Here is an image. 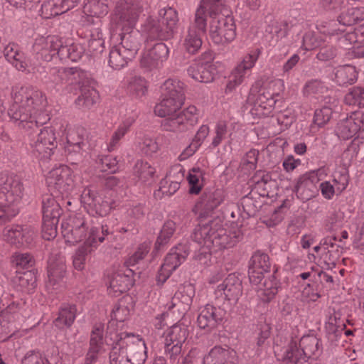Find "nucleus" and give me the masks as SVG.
<instances>
[{
	"label": "nucleus",
	"instance_id": "4be33fe9",
	"mask_svg": "<svg viewBox=\"0 0 364 364\" xmlns=\"http://www.w3.org/2000/svg\"><path fill=\"white\" fill-rule=\"evenodd\" d=\"M34 236V230L27 225H9L3 231L4 240L17 247L28 246L32 243Z\"/></svg>",
	"mask_w": 364,
	"mask_h": 364
},
{
	"label": "nucleus",
	"instance_id": "e433bc0d",
	"mask_svg": "<svg viewBox=\"0 0 364 364\" xmlns=\"http://www.w3.org/2000/svg\"><path fill=\"white\" fill-rule=\"evenodd\" d=\"M161 97V102L155 105L154 109L155 114L160 117L176 114L183 104V102L178 100Z\"/></svg>",
	"mask_w": 364,
	"mask_h": 364
},
{
	"label": "nucleus",
	"instance_id": "2f4dec72",
	"mask_svg": "<svg viewBox=\"0 0 364 364\" xmlns=\"http://www.w3.org/2000/svg\"><path fill=\"white\" fill-rule=\"evenodd\" d=\"M143 41L141 33L137 30L123 33L121 36V43L119 45L122 51L126 53L127 58H134Z\"/></svg>",
	"mask_w": 364,
	"mask_h": 364
},
{
	"label": "nucleus",
	"instance_id": "8fccbe9b",
	"mask_svg": "<svg viewBox=\"0 0 364 364\" xmlns=\"http://www.w3.org/2000/svg\"><path fill=\"white\" fill-rule=\"evenodd\" d=\"M127 54L122 51V48L118 45L113 47L109 55V65L114 70H120L127 65L133 58H127Z\"/></svg>",
	"mask_w": 364,
	"mask_h": 364
},
{
	"label": "nucleus",
	"instance_id": "393cba45",
	"mask_svg": "<svg viewBox=\"0 0 364 364\" xmlns=\"http://www.w3.org/2000/svg\"><path fill=\"white\" fill-rule=\"evenodd\" d=\"M169 55V48L164 43H156L145 50L141 58V65L148 69L157 68L163 65Z\"/></svg>",
	"mask_w": 364,
	"mask_h": 364
},
{
	"label": "nucleus",
	"instance_id": "69168bd1",
	"mask_svg": "<svg viewBox=\"0 0 364 364\" xmlns=\"http://www.w3.org/2000/svg\"><path fill=\"white\" fill-rule=\"evenodd\" d=\"M332 109L329 107L324 106L321 109H316L314 116V123L321 127L326 124L332 117Z\"/></svg>",
	"mask_w": 364,
	"mask_h": 364
},
{
	"label": "nucleus",
	"instance_id": "774afa93",
	"mask_svg": "<svg viewBox=\"0 0 364 364\" xmlns=\"http://www.w3.org/2000/svg\"><path fill=\"white\" fill-rule=\"evenodd\" d=\"M13 263L17 267H20L23 269H27L33 267L35 263V260L33 256L29 253H16L13 256Z\"/></svg>",
	"mask_w": 364,
	"mask_h": 364
},
{
	"label": "nucleus",
	"instance_id": "1a4fd4ad",
	"mask_svg": "<svg viewBox=\"0 0 364 364\" xmlns=\"http://www.w3.org/2000/svg\"><path fill=\"white\" fill-rule=\"evenodd\" d=\"M56 139L53 127H43L31 143L32 153L40 161H47L50 159L57 147Z\"/></svg>",
	"mask_w": 364,
	"mask_h": 364
},
{
	"label": "nucleus",
	"instance_id": "bf43d9fd",
	"mask_svg": "<svg viewBox=\"0 0 364 364\" xmlns=\"http://www.w3.org/2000/svg\"><path fill=\"white\" fill-rule=\"evenodd\" d=\"M291 26L287 21H277L272 20L266 28V31L274 34L277 38L286 37Z\"/></svg>",
	"mask_w": 364,
	"mask_h": 364
},
{
	"label": "nucleus",
	"instance_id": "bb28decb",
	"mask_svg": "<svg viewBox=\"0 0 364 364\" xmlns=\"http://www.w3.org/2000/svg\"><path fill=\"white\" fill-rule=\"evenodd\" d=\"M238 356L235 350L223 348L220 346L213 347L203 357V364H237Z\"/></svg>",
	"mask_w": 364,
	"mask_h": 364
},
{
	"label": "nucleus",
	"instance_id": "37998d69",
	"mask_svg": "<svg viewBox=\"0 0 364 364\" xmlns=\"http://www.w3.org/2000/svg\"><path fill=\"white\" fill-rule=\"evenodd\" d=\"M130 314V309L127 306L125 299H120L114 306L111 313V321L107 324V332H112L111 328L115 326V321H124Z\"/></svg>",
	"mask_w": 364,
	"mask_h": 364
},
{
	"label": "nucleus",
	"instance_id": "c85d7f7f",
	"mask_svg": "<svg viewBox=\"0 0 364 364\" xmlns=\"http://www.w3.org/2000/svg\"><path fill=\"white\" fill-rule=\"evenodd\" d=\"M120 333L108 332V336L113 341L112 348L109 353L110 364H131L127 357V353L123 339Z\"/></svg>",
	"mask_w": 364,
	"mask_h": 364
},
{
	"label": "nucleus",
	"instance_id": "a211bd4d",
	"mask_svg": "<svg viewBox=\"0 0 364 364\" xmlns=\"http://www.w3.org/2000/svg\"><path fill=\"white\" fill-rule=\"evenodd\" d=\"M242 294V281L234 274H230L219 284L214 291L215 299L220 303L228 301L236 303Z\"/></svg>",
	"mask_w": 364,
	"mask_h": 364
},
{
	"label": "nucleus",
	"instance_id": "de8ad7c7",
	"mask_svg": "<svg viewBox=\"0 0 364 364\" xmlns=\"http://www.w3.org/2000/svg\"><path fill=\"white\" fill-rule=\"evenodd\" d=\"M176 230V224L173 220H167L163 225L155 242V249L160 250L171 240Z\"/></svg>",
	"mask_w": 364,
	"mask_h": 364
},
{
	"label": "nucleus",
	"instance_id": "79ce46f5",
	"mask_svg": "<svg viewBox=\"0 0 364 364\" xmlns=\"http://www.w3.org/2000/svg\"><path fill=\"white\" fill-rule=\"evenodd\" d=\"M159 21L169 31V33L173 36L178 21L176 10L171 7L164 8L159 10Z\"/></svg>",
	"mask_w": 364,
	"mask_h": 364
},
{
	"label": "nucleus",
	"instance_id": "4d7b16f0",
	"mask_svg": "<svg viewBox=\"0 0 364 364\" xmlns=\"http://www.w3.org/2000/svg\"><path fill=\"white\" fill-rule=\"evenodd\" d=\"M133 120H127L124 122L112 134L110 141L107 145V150L112 151L119 145V141L129 131Z\"/></svg>",
	"mask_w": 364,
	"mask_h": 364
},
{
	"label": "nucleus",
	"instance_id": "603ef678",
	"mask_svg": "<svg viewBox=\"0 0 364 364\" xmlns=\"http://www.w3.org/2000/svg\"><path fill=\"white\" fill-rule=\"evenodd\" d=\"M263 286L264 288L260 290L259 296L263 302L269 303L277 294L279 284L275 277L272 275L265 279Z\"/></svg>",
	"mask_w": 364,
	"mask_h": 364
},
{
	"label": "nucleus",
	"instance_id": "a18cd8bd",
	"mask_svg": "<svg viewBox=\"0 0 364 364\" xmlns=\"http://www.w3.org/2000/svg\"><path fill=\"white\" fill-rule=\"evenodd\" d=\"M84 53V49L80 44L71 43L63 45L60 48L58 57L61 60H70L76 62L80 60Z\"/></svg>",
	"mask_w": 364,
	"mask_h": 364
},
{
	"label": "nucleus",
	"instance_id": "0eeeda50",
	"mask_svg": "<svg viewBox=\"0 0 364 364\" xmlns=\"http://www.w3.org/2000/svg\"><path fill=\"white\" fill-rule=\"evenodd\" d=\"M92 228L97 227L90 226V223L86 218L81 214H77L62 223L61 232L66 242L75 245L82 240L85 242L88 237Z\"/></svg>",
	"mask_w": 364,
	"mask_h": 364
},
{
	"label": "nucleus",
	"instance_id": "13d9d810",
	"mask_svg": "<svg viewBox=\"0 0 364 364\" xmlns=\"http://www.w3.org/2000/svg\"><path fill=\"white\" fill-rule=\"evenodd\" d=\"M344 101L349 105L364 107V89L359 87H353L346 95Z\"/></svg>",
	"mask_w": 364,
	"mask_h": 364
},
{
	"label": "nucleus",
	"instance_id": "6ab92c4d",
	"mask_svg": "<svg viewBox=\"0 0 364 364\" xmlns=\"http://www.w3.org/2000/svg\"><path fill=\"white\" fill-rule=\"evenodd\" d=\"M61 46L62 41L58 36H41L35 40L33 51L38 60L49 62L55 55H58Z\"/></svg>",
	"mask_w": 364,
	"mask_h": 364
},
{
	"label": "nucleus",
	"instance_id": "c03bdc74",
	"mask_svg": "<svg viewBox=\"0 0 364 364\" xmlns=\"http://www.w3.org/2000/svg\"><path fill=\"white\" fill-rule=\"evenodd\" d=\"M364 20V7H352L341 13L338 21L343 26H352Z\"/></svg>",
	"mask_w": 364,
	"mask_h": 364
},
{
	"label": "nucleus",
	"instance_id": "6e6552de",
	"mask_svg": "<svg viewBox=\"0 0 364 364\" xmlns=\"http://www.w3.org/2000/svg\"><path fill=\"white\" fill-rule=\"evenodd\" d=\"M207 19L202 8H198L193 22L188 27L183 46L190 54L196 53L202 46L201 36L206 33Z\"/></svg>",
	"mask_w": 364,
	"mask_h": 364
},
{
	"label": "nucleus",
	"instance_id": "423d86ee",
	"mask_svg": "<svg viewBox=\"0 0 364 364\" xmlns=\"http://www.w3.org/2000/svg\"><path fill=\"white\" fill-rule=\"evenodd\" d=\"M104 190L98 191L93 186L84 188L81 194V202L88 211L100 216L107 215L113 208L114 200Z\"/></svg>",
	"mask_w": 364,
	"mask_h": 364
},
{
	"label": "nucleus",
	"instance_id": "a19ab883",
	"mask_svg": "<svg viewBox=\"0 0 364 364\" xmlns=\"http://www.w3.org/2000/svg\"><path fill=\"white\" fill-rule=\"evenodd\" d=\"M357 75V71L354 66L346 65L336 69L335 81L340 86L351 85L356 81Z\"/></svg>",
	"mask_w": 364,
	"mask_h": 364
},
{
	"label": "nucleus",
	"instance_id": "dca6fc26",
	"mask_svg": "<svg viewBox=\"0 0 364 364\" xmlns=\"http://www.w3.org/2000/svg\"><path fill=\"white\" fill-rule=\"evenodd\" d=\"M6 59L12 64L18 71L33 73H43L44 67L41 63L28 62L25 53L21 51L18 45L9 43L2 49Z\"/></svg>",
	"mask_w": 364,
	"mask_h": 364
},
{
	"label": "nucleus",
	"instance_id": "2eb2a0df",
	"mask_svg": "<svg viewBox=\"0 0 364 364\" xmlns=\"http://www.w3.org/2000/svg\"><path fill=\"white\" fill-rule=\"evenodd\" d=\"M188 334L187 327L181 324L173 325L168 330L164 339V351L171 361L178 360Z\"/></svg>",
	"mask_w": 364,
	"mask_h": 364
},
{
	"label": "nucleus",
	"instance_id": "a878e982",
	"mask_svg": "<svg viewBox=\"0 0 364 364\" xmlns=\"http://www.w3.org/2000/svg\"><path fill=\"white\" fill-rule=\"evenodd\" d=\"M105 325L96 323L91 331L89 342V349L85 356V364H94L98 359V355L103 351Z\"/></svg>",
	"mask_w": 364,
	"mask_h": 364
},
{
	"label": "nucleus",
	"instance_id": "f8f14e48",
	"mask_svg": "<svg viewBox=\"0 0 364 364\" xmlns=\"http://www.w3.org/2000/svg\"><path fill=\"white\" fill-rule=\"evenodd\" d=\"M22 182L16 177L0 173V200L8 207H16L20 203L23 193Z\"/></svg>",
	"mask_w": 364,
	"mask_h": 364
},
{
	"label": "nucleus",
	"instance_id": "f257e3e1",
	"mask_svg": "<svg viewBox=\"0 0 364 364\" xmlns=\"http://www.w3.org/2000/svg\"><path fill=\"white\" fill-rule=\"evenodd\" d=\"M13 104L8 110L10 119L29 134L36 132L49 117L43 112L46 106L44 94L31 87H21L14 90Z\"/></svg>",
	"mask_w": 364,
	"mask_h": 364
},
{
	"label": "nucleus",
	"instance_id": "0e129e2a",
	"mask_svg": "<svg viewBox=\"0 0 364 364\" xmlns=\"http://www.w3.org/2000/svg\"><path fill=\"white\" fill-rule=\"evenodd\" d=\"M348 181V173L344 168H342L341 171H336L333 174V185L338 193L346 188Z\"/></svg>",
	"mask_w": 364,
	"mask_h": 364
},
{
	"label": "nucleus",
	"instance_id": "9b49d317",
	"mask_svg": "<svg viewBox=\"0 0 364 364\" xmlns=\"http://www.w3.org/2000/svg\"><path fill=\"white\" fill-rule=\"evenodd\" d=\"M271 85L269 83L268 87L262 86L259 88L255 85L250 90V97L254 100L253 109L259 117L268 116L274 110L279 95L270 91Z\"/></svg>",
	"mask_w": 364,
	"mask_h": 364
},
{
	"label": "nucleus",
	"instance_id": "ddd939ff",
	"mask_svg": "<svg viewBox=\"0 0 364 364\" xmlns=\"http://www.w3.org/2000/svg\"><path fill=\"white\" fill-rule=\"evenodd\" d=\"M197 109L195 106H189L183 111L168 116L163 120L161 127L164 131L183 132L193 127L198 120Z\"/></svg>",
	"mask_w": 364,
	"mask_h": 364
},
{
	"label": "nucleus",
	"instance_id": "7c9ffc66",
	"mask_svg": "<svg viewBox=\"0 0 364 364\" xmlns=\"http://www.w3.org/2000/svg\"><path fill=\"white\" fill-rule=\"evenodd\" d=\"M224 200V193L219 188L205 191L196 204V207L205 214L218 208Z\"/></svg>",
	"mask_w": 364,
	"mask_h": 364
},
{
	"label": "nucleus",
	"instance_id": "864d4df0",
	"mask_svg": "<svg viewBox=\"0 0 364 364\" xmlns=\"http://www.w3.org/2000/svg\"><path fill=\"white\" fill-rule=\"evenodd\" d=\"M204 176V171L199 167L191 168L187 176V180L190 185L189 193L191 194H198L202 189V181Z\"/></svg>",
	"mask_w": 364,
	"mask_h": 364
},
{
	"label": "nucleus",
	"instance_id": "b1692460",
	"mask_svg": "<svg viewBox=\"0 0 364 364\" xmlns=\"http://www.w3.org/2000/svg\"><path fill=\"white\" fill-rule=\"evenodd\" d=\"M364 113L361 111L351 112L343 119H341L336 129L337 136L343 140L349 139L356 134L364 125Z\"/></svg>",
	"mask_w": 364,
	"mask_h": 364
},
{
	"label": "nucleus",
	"instance_id": "f704fd0d",
	"mask_svg": "<svg viewBox=\"0 0 364 364\" xmlns=\"http://www.w3.org/2000/svg\"><path fill=\"white\" fill-rule=\"evenodd\" d=\"M161 96L184 102V83L177 79L168 78L161 86Z\"/></svg>",
	"mask_w": 364,
	"mask_h": 364
},
{
	"label": "nucleus",
	"instance_id": "412c9836",
	"mask_svg": "<svg viewBox=\"0 0 364 364\" xmlns=\"http://www.w3.org/2000/svg\"><path fill=\"white\" fill-rule=\"evenodd\" d=\"M271 262L269 255L262 251L255 252L248 262V277L251 284H260L265 273L269 272Z\"/></svg>",
	"mask_w": 364,
	"mask_h": 364
},
{
	"label": "nucleus",
	"instance_id": "6e6d98bb",
	"mask_svg": "<svg viewBox=\"0 0 364 364\" xmlns=\"http://www.w3.org/2000/svg\"><path fill=\"white\" fill-rule=\"evenodd\" d=\"M127 90L130 95L135 97L145 95L147 91L146 82L144 77L134 76L129 79Z\"/></svg>",
	"mask_w": 364,
	"mask_h": 364
},
{
	"label": "nucleus",
	"instance_id": "473e14b6",
	"mask_svg": "<svg viewBox=\"0 0 364 364\" xmlns=\"http://www.w3.org/2000/svg\"><path fill=\"white\" fill-rule=\"evenodd\" d=\"M66 274V265L63 258L56 259H50L48 267V281L46 284L48 288L52 287L57 289L60 283L63 281Z\"/></svg>",
	"mask_w": 364,
	"mask_h": 364
},
{
	"label": "nucleus",
	"instance_id": "5fc2aeb1",
	"mask_svg": "<svg viewBox=\"0 0 364 364\" xmlns=\"http://www.w3.org/2000/svg\"><path fill=\"white\" fill-rule=\"evenodd\" d=\"M97 95L96 90L84 87L81 90V95L75 100V104L80 107L90 109L96 102Z\"/></svg>",
	"mask_w": 364,
	"mask_h": 364
},
{
	"label": "nucleus",
	"instance_id": "052dcab7",
	"mask_svg": "<svg viewBox=\"0 0 364 364\" xmlns=\"http://www.w3.org/2000/svg\"><path fill=\"white\" fill-rule=\"evenodd\" d=\"M150 250V245L143 242L139 245L135 252L125 262V267H133L142 260Z\"/></svg>",
	"mask_w": 364,
	"mask_h": 364
},
{
	"label": "nucleus",
	"instance_id": "58836bf2",
	"mask_svg": "<svg viewBox=\"0 0 364 364\" xmlns=\"http://www.w3.org/2000/svg\"><path fill=\"white\" fill-rule=\"evenodd\" d=\"M77 314V307L75 304H63L58 313V316L55 320V325L60 328L70 327L75 318Z\"/></svg>",
	"mask_w": 364,
	"mask_h": 364
},
{
	"label": "nucleus",
	"instance_id": "49530a36",
	"mask_svg": "<svg viewBox=\"0 0 364 364\" xmlns=\"http://www.w3.org/2000/svg\"><path fill=\"white\" fill-rule=\"evenodd\" d=\"M299 348L307 361L318 351L319 340L314 336H303L300 340Z\"/></svg>",
	"mask_w": 364,
	"mask_h": 364
},
{
	"label": "nucleus",
	"instance_id": "3c124183",
	"mask_svg": "<svg viewBox=\"0 0 364 364\" xmlns=\"http://www.w3.org/2000/svg\"><path fill=\"white\" fill-rule=\"evenodd\" d=\"M146 31L148 38L150 39L167 40L173 37L159 20L149 21Z\"/></svg>",
	"mask_w": 364,
	"mask_h": 364
},
{
	"label": "nucleus",
	"instance_id": "7ed1b4c3",
	"mask_svg": "<svg viewBox=\"0 0 364 364\" xmlns=\"http://www.w3.org/2000/svg\"><path fill=\"white\" fill-rule=\"evenodd\" d=\"M198 244H203L207 248L215 250L231 248L243 237L239 229L228 231L214 221L197 225L191 235Z\"/></svg>",
	"mask_w": 364,
	"mask_h": 364
},
{
	"label": "nucleus",
	"instance_id": "20e7f679",
	"mask_svg": "<svg viewBox=\"0 0 364 364\" xmlns=\"http://www.w3.org/2000/svg\"><path fill=\"white\" fill-rule=\"evenodd\" d=\"M46 83L57 92H63L67 84L85 85L83 80L87 73L77 68L53 67L48 72L43 70Z\"/></svg>",
	"mask_w": 364,
	"mask_h": 364
},
{
	"label": "nucleus",
	"instance_id": "338daca9",
	"mask_svg": "<svg viewBox=\"0 0 364 364\" xmlns=\"http://www.w3.org/2000/svg\"><path fill=\"white\" fill-rule=\"evenodd\" d=\"M58 220H46L43 218L42 237L46 240L53 239L57 235Z\"/></svg>",
	"mask_w": 364,
	"mask_h": 364
},
{
	"label": "nucleus",
	"instance_id": "ea45409f",
	"mask_svg": "<svg viewBox=\"0 0 364 364\" xmlns=\"http://www.w3.org/2000/svg\"><path fill=\"white\" fill-rule=\"evenodd\" d=\"M85 130L82 128L69 130L66 136V149L69 151L79 152L85 146L84 136Z\"/></svg>",
	"mask_w": 364,
	"mask_h": 364
},
{
	"label": "nucleus",
	"instance_id": "4468645a",
	"mask_svg": "<svg viewBox=\"0 0 364 364\" xmlns=\"http://www.w3.org/2000/svg\"><path fill=\"white\" fill-rule=\"evenodd\" d=\"M260 53L259 49L251 51L233 68L230 73L229 81L226 85V93L232 92L236 87L244 82L245 79L251 73V70L255 66Z\"/></svg>",
	"mask_w": 364,
	"mask_h": 364
},
{
	"label": "nucleus",
	"instance_id": "72a5a7b5",
	"mask_svg": "<svg viewBox=\"0 0 364 364\" xmlns=\"http://www.w3.org/2000/svg\"><path fill=\"white\" fill-rule=\"evenodd\" d=\"M80 0H49L41 6L46 18L63 14L77 6Z\"/></svg>",
	"mask_w": 364,
	"mask_h": 364
},
{
	"label": "nucleus",
	"instance_id": "e2e57ef3",
	"mask_svg": "<svg viewBox=\"0 0 364 364\" xmlns=\"http://www.w3.org/2000/svg\"><path fill=\"white\" fill-rule=\"evenodd\" d=\"M323 39L319 35L312 31L306 32L302 40V48L306 50H311L321 47Z\"/></svg>",
	"mask_w": 364,
	"mask_h": 364
},
{
	"label": "nucleus",
	"instance_id": "aec40b11",
	"mask_svg": "<svg viewBox=\"0 0 364 364\" xmlns=\"http://www.w3.org/2000/svg\"><path fill=\"white\" fill-rule=\"evenodd\" d=\"M135 270L123 266L114 272L109 278V294L117 296L134 285Z\"/></svg>",
	"mask_w": 364,
	"mask_h": 364
},
{
	"label": "nucleus",
	"instance_id": "c9c22d12",
	"mask_svg": "<svg viewBox=\"0 0 364 364\" xmlns=\"http://www.w3.org/2000/svg\"><path fill=\"white\" fill-rule=\"evenodd\" d=\"M277 356L278 360L285 364H304L306 362L297 343L294 341H291Z\"/></svg>",
	"mask_w": 364,
	"mask_h": 364
},
{
	"label": "nucleus",
	"instance_id": "39448f33",
	"mask_svg": "<svg viewBox=\"0 0 364 364\" xmlns=\"http://www.w3.org/2000/svg\"><path fill=\"white\" fill-rule=\"evenodd\" d=\"M111 235L107 225L100 228H92L89 236L84 244L79 247L73 256V264L75 269L82 271L86 263L87 256L97 248V247Z\"/></svg>",
	"mask_w": 364,
	"mask_h": 364
},
{
	"label": "nucleus",
	"instance_id": "680f3d73",
	"mask_svg": "<svg viewBox=\"0 0 364 364\" xmlns=\"http://www.w3.org/2000/svg\"><path fill=\"white\" fill-rule=\"evenodd\" d=\"M196 294L195 287L192 284L183 285L180 289L175 293L176 299H180L184 304L191 306L193 299Z\"/></svg>",
	"mask_w": 364,
	"mask_h": 364
},
{
	"label": "nucleus",
	"instance_id": "cd10ccee",
	"mask_svg": "<svg viewBox=\"0 0 364 364\" xmlns=\"http://www.w3.org/2000/svg\"><path fill=\"white\" fill-rule=\"evenodd\" d=\"M315 176H310L308 172L301 175L298 178L294 188L297 197L303 201H307L314 198L318 191Z\"/></svg>",
	"mask_w": 364,
	"mask_h": 364
},
{
	"label": "nucleus",
	"instance_id": "c756f323",
	"mask_svg": "<svg viewBox=\"0 0 364 364\" xmlns=\"http://www.w3.org/2000/svg\"><path fill=\"white\" fill-rule=\"evenodd\" d=\"M190 253V245L188 242L179 243L172 247L164 259L163 266L168 271H175L185 261Z\"/></svg>",
	"mask_w": 364,
	"mask_h": 364
},
{
	"label": "nucleus",
	"instance_id": "09e8293b",
	"mask_svg": "<svg viewBox=\"0 0 364 364\" xmlns=\"http://www.w3.org/2000/svg\"><path fill=\"white\" fill-rule=\"evenodd\" d=\"M134 175L143 183H151L155 173V168L148 162L137 161L133 168Z\"/></svg>",
	"mask_w": 364,
	"mask_h": 364
},
{
	"label": "nucleus",
	"instance_id": "f03ea898",
	"mask_svg": "<svg viewBox=\"0 0 364 364\" xmlns=\"http://www.w3.org/2000/svg\"><path fill=\"white\" fill-rule=\"evenodd\" d=\"M223 0H201L198 8H202L204 16L208 12L210 18L209 35L213 42L223 45L232 41L236 36V26L232 16L222 14Z\"/></svg>",
	"mask_w": 364,
	"mask_h": 364
},
{
	"label": "nucleus",
	"instance_id": "5701e85b",
	"mask_svg": "<svg viewBox=\"0 0 364 364\" xmlns=\"http://www.w3.org/2000/svg\"><path fill=\"white\" fill-rule=\"evenodd\" d=\"M120 336H123L127 357L131 364H144L147 358L144 341L138 336L126 332H121Z\"/></svg>",
	"mask_w": 364,
	"mask_h": 364
},
{
	"label": "nucleus",
	"instance_id": "4c0bfd02",
	"mask_svg": "<svg viewBox=\"0 0 364 364\" xmlns=\"http://www.w3.org/2000/svg\"><path fill=\"white\" fill-rule=\"evenodd\" d=\"M151 2L152 0H132L131 6L122 14L121 18L129 25H133L139 14L150 8Z\"/></svg>",
	"mask_w": 364,
	"mask_h": 364
},
{
	"label": "nucleus",
	"instance_id": "9d476101",
	"mask_svg": "<svg viewBox=\"0 0 364 364\" xmlns=\"http://www.w3.org/2000/svg\"><path fill=\"white\" fill-rule=\"evenodd\" d=\"M213 57L210 52H204L187 68L188 76L199 82H212L217 73L216 67L213 64Z\"/></svg>",
	"mask_w": 364,
	"mask_h": 364
},
{
	"label": "nucleus",
	"instance_id": "f3484780",
	"mask_svg": "<svg viewBox=\"0 0 364 364\" xmlns=\"http://www.w3.org/2000/svg\"><path fill=\"white\" fill-rule=\"evenodd\" d=\"M46 183L50 191L62 195L70 193L74 186L70 170L66 166H60L50 171L46 176Z\"/></svg>",
	"mask_w": 364,
	"mask_h": 364
}]
</instances>
